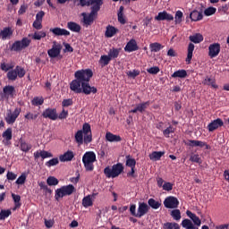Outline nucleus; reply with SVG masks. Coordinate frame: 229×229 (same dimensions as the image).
Returning <instances> with one entry per match:
<instances>
[{
  "instance_id": "obj_1",
  "label": "nucleus",
  "mask_w": 229,
  "mask_h": 229,
  "mask_svg": "<svg viewBox=\"0 0 229 229\" xmlns=\"http://www.w3.org/2000/svg\"><path fill=\"white\" fill-rule=\"evenodd\" d=\"M94 76V72L90 69L78 70L74 73L75 80L70 83V89L75 94H97L98 88L90 85V78Z\"/></svg>"
},
{
  "instance_id": "obj_2",
  "label": "nucleus",
  "mask_w": 229,
  "mask_h": 229,
  "mask_svg": "<svg viewBox=\"0 0 229 229\" xmlns=\"http://www.w3.org/2000/svg\"><path fill=\"white\" fill-rule=\"evenodd\" d=\"M72 1L73 3H76L78 0ZM78 6H81L82 8L85 6H91V12L89 15L85 13H82L84 24L90 26L98 17V13L101 10V6H103V0H79Z\"/></svg>"
},
{
  "instance_id": "obj_3",
  "label": "nucleus",
  "mask_w": 229,
  "mask_h": 229,
  "mask_svg": "<svg viewBox=\"0 0 229 229\" xmlns=\"http://www.w3.org/2000/svg\"><path fill=\"white\" fill-rule=\"evenodd\" d=\"M76 192V188L72 184H68L62 186L59 189L55 190V201H60L62 198H65V196H71Z\"/></svg>"
},
{
  "instance_id": "obj_4",
  "label": "nucleus",
  "mask_w": 229,
  "mask_h": 229,
  "mask_svg": "<svg viewBox=\"0 0 229 229\" xmlns=\"http://www.w3.org/2000/svg\"><path fill=\"white\" fill-rule=\"evenodd\" d=\"M124 171V166L123 164L117 163L114 165L112 168L110 166H106L104 169V174H106V178H117L121 173Z\"/></svg>"
},
{
  "instance_id": "obj_5",
  "label": "nucleus",
  "mask_w": 229,
  "mask_h": 229,
  "mask_svg": "<svg viewBox=\"0 0 229 229\" xmlns=\"http://www.w3.org/2000/svg\"><path fill=\"white\" fill-rule=\"evenodd\" d=\"M96 153L92 151L86 152L82 157V163L86 171H94V162H96Z\"/></svg>"
},
{
  "instance_id": "obj_6",
  "label": "nucleus",
  "mask_w": 229,
  "mask_h": 229,
  "mask_svg": "<svg viewBox=\"0 0 229 229\" xmlns=\"http://www.w3.org/2000/svg\"><path fill=\"white\" fill-rule=\"evenodd\" d=\"M26 76V70L17 65L15 69L7 72L6 78L9 81H15L17 78H24Z\"/></svg>"
},
{
  "instance_id": "obj_7",
  "label": "nucleus",
  "mask_w": 229,
  "mask_h": 229,
  "mask_svg": "<svg viewBox=\"0 0 229 229\" xmlns=\"http://www.w3.org/2000/svg\"><path fill=\"white\" fill-rule=\"evenodd\" d=\"M31 44V39L28 38H23L21 40L15 41L10 47L11 51L19 52L21 49H26Z\"/></svg>"
},
{
  "instance_id": "obj_8",
  "label": "nucleus",
  "mask_w": 229,
  "mask_h": 229,
  "mask_svg": "<svg viewBox=\"0 0 229 229\" xmlns=\"http://www.w3.org/2000/svg\"><path fill=\"white\" fill-rule=\"evenodd\" d=\"M81 131L84 134V144H90V142H92V129L90 128V123H85Z\"/></svg>"
},
{
  "instance_id": "obj_9",
  "label": "nucleus",
  "mask_w": 229,
  "mask_h": 229,
  "mask_svg": "<svg viewBox=\"0 0 229 229\" xmlns=\"http://www.w3.org/2000/svg\"><path fill=\"white\" fill-rule=\"evenodd\" d=\"M19 115H21V108L17 107L13 113L10 111L6 114L5 123H7V124H13V123L17 121V117H19Z\"/></svg>"
},
{
  "instance_id": "obj_10",
  "label": "nucleus",
  "mask_w": 229,
  "mask_h": 229,
  "mask_svg": "<svg viewBox=\"0 0 229 229\" xmlns=\"http://www.w3.org/2000/svg\"><path fill=\"white\" fill-rule=\"evenodd\" d=\"M42 117H44V119H50L51 121H56V119H58V113L56 111V108L48 107L45 109L42 113Z\"/></svg>"
},
{
  "instance_id": "obj_11",
  "label": "nucleus",
  "mask_w": 229,
  "mask_h": 229,
  "mask_svg": "<svg viewBox=\"0 0 229 229\" xmlns=\"http://www.w3.org/2000/svg\"><path fill=\"white\" fill-rule=\"evenodd\" d=\"M178 205H180V201L176 197L169 196L164 200L165 208H178Z\"/></svg>"
},
{
  "instance_id": "obj_12",
  "label": "nucleus",
  "mask_w": 229,
  "mask_h": 229,
  "mask_svg": "<svg viewBox=\"0 0 229 229\" xmlns=\"http://www.w3.org/2000/svg\"><path fill=\"white\" fill-rule=\"evenodd\" d=\"M221 53V44L219 43H213L208 47V56L210 58H216V56L219 55Z\"/></svg>"
},
{
  "instance_id": "obj_13",
  "label": "nucleus",
  "mask_w": 229,
  "mask_h": 229,
  "mask_svg": "<svg viewBox=\"0 0 229 229\" xmlns=\"http://www.w3.org/2000/svg\"><path fill=\"white\" fill-rule=\"evenodd\" d=\"M60 53H62V45H56V41H55L52 48L47 51V55L50 58H57L60 56Z\"/></svg>"
},
{
  "instance_id": "obj_14",
  "label": "nucleus",
  "mask_w": 229,
  "mask_h": 229,
  "mask_svg": "<svg viewBox=\"0 0 229 229\" xmlns=\"http://www.w3.org/2000/svg\"><path fill=\"white\" fill-rule=\"evenodd\" d=\"M50 33H53L55 37H69L71 32L65 29H62L60 27L51 28L49 30Z\"/></svg>"
},
{
  "instance_id": "obj_15",
  "label": "nucleus",
  "mask_w": 229,
  "mask_h": 229,
  "mask_svg": "<svg viewBox=\"0 0 229 229\" xmlns=\"http://www.w3.org/2000/svg\"><path fill=\"white\" fill-rule=\"evenodd\" d=\"M225 126V122L221 118L213 120L209 124H208V131H216L218 128Z\"/></svg>"
},
{
  "instance_id": "obj_16",
  "label": "nucleus",
  "mask_w": 229,
  "mask_h": 229,
  "mask_svg": "<svg viewBox=\"0 0 229 229\" xmlns=\"http://www.w3.org/2000/svg\"><path fill=\"white\" fill-rule=\"evenodd\" d=\"M148 212V205L145 202H140L138 207V218L140 219V217H143V216H146Z\"/></svg>"
},
{
  "instance_id": "obj_17",
  "label": "nucleus",
  "mask_w": 229,
  "mask_h": 229,
  "mask_svg": "<svg viewBox=\"0 0 229 229\" xmlns=\"http://www.w3.org/2000/svg\"><path fill=\"white\" fill-rule=\"evenodd\" d=\"M12 35H13V30L11 27H5L0 31L2 40H10Z\"/></svg>"
},
{
  "instance_id": "obj_18",
  "label": "nucleus",
  "mask_w": 229,
  "mask_h": 229,
  "mask_svg": "<svg viewBox=\"0 0 229 229\" xmlns=\"http://www.w3.org/2000/svg\"><path fill=\"white\" fill-rule=\"evenodd\" d=\"M155 21H174V16H173V14H169L165 11H163L158 13L155 17Z\"/></svg>"
},
{
  "instance_id": "obj_19",
  "label": "nucleus",
  "mask_w": 229,
  "mask_h": 229,
  "mask_svg": "<svg viewBox=\"0 0 229 229\" xmlns=\"http://www.w3.org/2000/svg\"><path fill=\"white\" fill-rule=\"evenodd\" d=\"M124 51L127 53H133V51H139V46L135 39H131L125 46Z\"/></svg>"
},
{
  "instance_id": "obj_20",
  "label": "nucleus",
  "mask_w": 229,
  "mask_h": 229,
  "mask_svg": "<svg viewBox=\"0 0 229 229\" xmlns=\"http://www.w3.org/2000/svg\"><path fill=\"white\" fill-rule=\"evenodd\" d=\"M40 157L43 160H45V158H53V154L46 150H38L34 152L35 160L40 158Z\"/></svg>"
},
{
  "instance_id": "obj_21",
  "label": "nucleus",
  "mask_w": 229,
  "mask_h": 229,
  "mask_svg": "<svg viewBox=\"0 0 229 229\" xmlns=\"http://www.w3.org/2000/svg\"><path fill=\"white\" fill-rule=\"evenodd\" d=\"M3 139H4L3 140L4 144L5 146H8V144H10V140H12L13 135V131L12 128H7L2 134Z\"/></svg>"
},
{
  "instance_id": "obj_22",
  "label": "nucleus",
  "mask_w": 229,
  "mask_h": 229,
  "mask_svg": "<svg viewBox=\"0 0 229 229\" xmlns=\"http://www.w3.org/2000/svg\"><path fill=\"white\" fill-rule=\"evenodd\" d=\"M74 158V152L68 150L64 154L59 156L60 162H71Z\"/></svg>"
},
{
  "instance_id": "obj_23",
  "label": "nucleus",
  "mask_w": 229,
  "mask_h": 229,
  "mask_svg": "<svg viewBox=\"0 0 229 229\" xmlns=\"http://www.w3.org/2000/svg\"><path fill=\"white\" fill-rule=\"evenodd\" d=\"M202 85H208V87H211L212 89H219V86L216 84V79L214 77L206 76L202 81Z\"/></svg>"
},
{
  "instance_id": "obj_24",
  "label": "nucleus",
  "mask_w": 229,
  "mask_h": 229,
  "mask_svg": "<svg viewBox=\"0 0 229 229\" xmlns=\"http://www.w3.org/2000/svg\"><path fill=\"white\" fill-rule=\"evenodd\" d=\"M186 215L193 221L194 226H201V219H199L196 214L192 213L191 210H187Z\"/></svg>"
},
{
  "instance_id": "obj_25",
  "label": "nucleus",
  "mask_w": 229,
  "mask_h": 229,
  "mask_svg": "<svg viewBox=\"0 0 229 229\" xmlns=\"http://www.w3.org/2000/svg\"><path fill=\"white\" fill-rule=\"evenodd\" d=\"M106 140L108 142H121V140H123V138H121V136L115 135L112 132H106Z\"/></svg>"
},
{
  "instance_id": "obj_26",
  "label": "nucleus",
  "mask_w": 229,
  "mask_h": 229,
  "mask_svg": "<svg viewBox=\"0 0 229 229\" xmlns=\"http://www.w3.org/2000/svg\"><path fill=\"white\" fill-rule=\"evenodd\" d=\"M203 35L201 33H195L189 37V40H191L193 44H201L203 42Z\"/></svg>"
},
{
  "instance_id": "obj_27",
  "label": "nucleus",
  "mask_w": 229,
  "mask_h": 229,
  "mask_svg": "<svg viewBox=\"0 0 229 229\" xmlns=\"http://www.w3.org/2000/svg\"><path fill=\"white\" fill-rule=\"evenodd\" d=\"M190 19L194 22H198V21H201L203 19V13L194 10L191 13Z\"/></svg>"
},
{
  "instance_id": "obj_28",
  "label": "nucleus",
  "mask_w": 229,
  "mask_h": 229,
  "mask_svg": "<svg viewBox=\"0 0 229 229\" xmlns=\"http://www.w3.org/2000/svg\"><path fill=\"white\" fill-rule=\"evenodd\" d=\"M117 31L119 30L115 29V27L108 25L106 30L105 37H106V38H112V37L117 33Z\"/></svg>"
},
{
  "instance_id": "obj_29",
  "label": "nucleus",
  "mask_w": 229,
  "mask_h": 229,
  "mask_svg": "<svg viewBox=\"0 0 229 229\" xmlns=\"http://www.w3.org/2000/svg\"><path fill=\"white\" fill-rule=\"evenodd\" d=\"M67 28H68V30H70L71 31H73L75 33H80V31H81V26H80V24H78L74 21H69L67 23Z\"/></svg>"
},
{
  "instance_id": "obj_30",
  "label": "nucleus",
  "mask_w": 229,
  "mask_h": 229,
  "mask_svg": "<svg viewBox=\"0 0 229 229\" xmlns=\"http://www.w3.org/2000/svg\"><path fill=\"white\" fill-rule=\"evenodd\" d=\"M165 155V152L164 151H153L151 154H149V158L153 160L154 162H157L162 158Z\"/></svg>"
},
{
  "instance_id": "obj_31",
  "label": "nucleus",
  "mask_w": 229,
  "mask_h": 229,
  "mask_svg": "<svg viewBox=\"0 0 229 229\" xmlns=\"http://www.w3.org/2000/svg\"><path fill=\"white\" fill-rule=\"evenodd\" d=\"M182 226L185 229H199L198 226L194 225L191 219H184L182 221Z\"/></svg>"
},
{
  "instance_id": "obj_32",
  "label": "nucleus",
  "mask_w": 229,
  "mask_h": 229,
  "mask_svg": "<svg viewBox=\"0 0 229 229\" xmlns=\"http://www.w3.org/2000/svg\"><path fill=\"white\" fill-rule=\"evenodd\" d=\"M4 94L8 98L11 96V98H13V94H15V87L13 86H5L3 89Z\"/></svg>"
},
{
  "instance_id": "obj_33",
  "label": "nucleus",
  "mask_w": 229,
  "mask_h": 229,
  "mask_svg": "<svg viewBox=\"0 0 229 229\" xmlns=\"http://www.w3.org/2000/svg\"><path fill=\"white\" fill-rule=\"evenodd\" d=\"M194 45L192 43H190L188 45V54H187V57H186V64H191V60H192V55L194 53Z\"/></svg>"
},
{
  "instance_id": "obj_34",
  "label": "nucleus",
  "mask_w": 229,
  "mask_h": 229,
  "mask_svg": "<svg viewBox=\"0 0 229 229\" xmlns=\"http://www.w3.org/2000/svg\"><path fill=\"white\" fill-rule=\"evenodd\" d=\"M119 53H121V48H110L108 55L111 60H115V58H118Z\"/></svg>"
},
{
  "instance_id": "obj_35",
  "label": "nucleus",
  "mask_w": 229,
  "mask_h": 229,
  "mask_svg": "<svg viewBox=\"0 0 229 229\" xmlns=\"http://www.w3.org/2000/svg\"><path fill=\"white\" fill-rule=\"evenodd\" d=\"M148 207L153 208L154 210H158L160 207H162V203L160 201H157L155 199H149L148 200Z\"/></svg>"
},
{
  "instance_id": "obj_36",
  "label": "nucleus",
  "mask_w": 229,
  "mask_h": 229,
  "mask_svg": "<svg viewBox=\"0 0 229 229\" xmlns=\"http://www.w3.org/2000/svg\"><path fill=\"white\" fill-rule=\"evenodd\" d=\"M75 142H77L79 146H81L85 142V138H83V131L79 130L75 133Z\"/></svg>"
},
{
  "instance_id": "obj_37",
  "label": "nucleus",
  "mask_w": 229,
  "mask_h": 229,
  "mask_svg": "<svg viewBox=\"0 0 229 229\" xmlns=\"http://www.w3.org/2000/svg\"><path fill=\"white\" fill-rule=\"evenodd\" d=\"M149 49L151 53H158V51H161V49H164V46L158 42L151 43L149 45Z\"/></svg>"
},
{
  "instance_id": "obj_38",
  "label": "nucleus",
  "mask_w": 229,
  "mask_h": 229,
  "mask_svg": "<svg viewBox=\"0 0 229 229\" xmlns=\"http://www.w3.org/2000/svg\"><path fill=\"white\" fill-rule=\"evenodd\" d=\"M110 62H112V59L109 57L108 55H101L100 59H99V64H100L101 67H106V65H108V64H110Z\"/></svg>"
},
{
  "instance_id": "obj_39",
  "label": "nucleus",
  "mask_w": 229,
  "mask_h": 229,
  "mask_svg": "<svg viewBox=\"0 0 229 229\" xmlns=\"http://www.w3.org/2000/svg\"><path fill=\"white\" fill-rule=\"evenodd\" d=\"M126 163L125 165L127 167H131V168H135V165H137V161L135 160V158H131V156H126Z\"/></svg>"
},
{
  "instance_id": "obj_40",
  "label": "nucleus",
  "mask_w": 229,
  "mask_h": 229,
  "mask_svg": "<svg viewBox=\"0 0 229 229\" xmlns=\"http://www.w3.org/2000/svg\"><path fill=\"white\" fill-rule=\"evenodd\" d=\"M13 67H15L13 64L1 63L0 64V69L1 71H4V72H9V71H13Z\"/></svg>"
},
{
  "instance_id": "obj_41",
  "label": "nucleus",
  "mask_w": 229,
  "mask_h": 229,
  "mask_svg": "<svg viewBox=\"0 0 229 229\" xmlns=\"http://www.w3.org/2000/svg\"><path fill=\"white\" fill-rule=\"evenodd\" d=\"M148 106H149V101L138 104L136 106V108H137L138 112H140V114H144V112H146V109L148 108Z\"/></svg>"
},
{
  "instance_id": "obj_42",
  "label": "nucleus",
  "mask_w": 229,
  "mask_h": 229,
  "mask_svg": "<svg viewBox=\"0 0 229 229\" xmlns=\"http://www.w3.org/2000/svg\"><path fill=\"white\" fill-rule=\"evenodd\" d=\"M20 149L24 153H28L30 149H31V145L28 144L26 141L21 140H20Z\"/></svg>"
},
{
  "instance_id": "obj_43",
  "label": "nucleus",
  "mask_w": 229,
  "mask_h": 229,
  "mask_svg": "<svg viewBox=\"0 0 229 229\" xmlns=\"http://www.w3.org/2000/svg\"><path fill=\"white\" fill-rule=\"evenodd\" d=\"M172 78H187V71L178 70L172 74Z\"/></svg>"
},
{
  "instance_id": "obj_44",
  "label": "nucleus",
  "mask_w": 229,
  "mask_h": 229,
  "mask_svg": "<svg viewBox=\"0 0 229 229\" xmlns=\"http://www.w3.org/2000/svg\"><path fill=\"white\" fill-rule=\"evenodd\" d=\"M82 205L85 208H88V207H92L93 202H92V199L90 198V195H88L83 198Z\"/></svg>"
},
{
  "instance_id": "obj_45",
  "label": "nucleus",
  "mask_w": 229,
  "mask_h": 229,
  "mask_svg": "<svg viewBox=\"0 0 229 229\" xmlns=\"http://www.w3.org/2000/svg\"><path fill=\"white\" fill-rule=\"evenodd\" d=\"M58 164H60V160L58 159V157H54V158H52V159L47 161V162L45 163V165H46L47 167H53V166H55V165H58Z\"/></svg>"
},
{
  "instance_id": "obj_46",
  "label": "nucleus",
  "mask_w": 229,
  "mask_h": 229,
  "mask_svg": "<svg viewBox=\"0 0 229 229\" xmlns=\"http://www.w3.org/2000/svg\"><path fill=\"white\" fill-rule=\"evenodd\" d=\"M164 229H180V225L177 223H171V222H166L163 225Z\"/></svg>"
},
{
  "instance_id": "obj_47",
  "label": "nucleus",
  "mask_w": 229,
  "mask_h": 229,
  "mask_svg": "<svg viewBox=\"0 0 229 229\" xmlns=\"http://www.w3.org/2000/svg\"><path fill=\"white\" fill-rule=\"evenodd\" d=\"M47 34L46 31H38L35 32L32 36L33 40H41V38H46Z\"/></svg>"
},
{
  "instance_id": "obj_48",
  "label": "nucleus",
  "mask_w": 229,
  "mask_h": 229,
  "mask_svg": "<svg viewBox=\"0 0 229 229\" xmlns=\"http://www.w3.org/2000/svg\"><path fill=\"white\" fill-rule=\"evenodd\" d=\"M31 105H33V106H40L41 105H44V98L35 97L31 100Z\"/></svg>"
},
{
  "instance_id": "obj_49",
  "label": "nucleus",
  "mask_w": 229,
  "mask_h": 229,
  "mask_svg": "<svg viewBox=\"0 0 229 229\" xmlns=\"http://www.w3.org/2000/svg\"><path fill=\"white\" fill-rule=\"evenodd\" d=\"M190 162H193L195 164H202L203 161L201 157L198 154H191L190 157Z\"/></svg>"
},
{
  "instance_id": "obj_50",
  "label": "nucleus",
  "mask_w": 229,
  "mask_h": 229,
  "mask_svg": "<svg viewBox=\"0 0 229 229\" xmlns=\"http://www.w3.org/2000/svg\"><path fill=\"white\" fill-rule=\"evenodd\" d=\"M175 24H181L182 21H183V13L182 11H177L175 13V17H174Z\"/></svg>"
},
{
  "instance_id": "obj_51",
  "label": "nucleus",
  "mask_w": 229,
  "mask_h": 229,
  "mask_svg": "<svg viewBox=\"0 0 229 229\" xmlns=\"http://www.w3.org/2000/svg\"><path fill=\"white\" fill-rule=\"evenodd\" d=\"M171 133H174V127H173V125H170L163 131V135L166 139H169V135H171Z\"/></svg>"
},
{
  "instance_id": "obj_52",
  "label": "nucleus",
  "mask_w": 229,
  "mask_h": 229,
  "mask_svg": "<svg viewBox=\"0 0 229 229\" xmlns=\"http://www.w3.org/2000/svg\"><path fill=\"white\" fill-rule=\"evenodd\" d=\"M12 198L14 201L15 208H21V197L20 195H16L14 193H12Z\"/></svg>"
},
{
  "instance_id": "obj_53",
  "label": "nucleus",
  "mask_w": 229,
  "mask_h": 229,
  "mask_svg": "<svg viewBox=\"0 0 229 229\" xmlns=\"http://www.w3.org/2000/svg\"><path fill=\"white\" fill-rule=\"evenodd\" d=\"M216 12H217L216 7H208L204 11V15H206V17H210V15H214Z\"/></svg>"
},
{
  "instance_id": "obj_54",
  "label": "nucleus",
  "mask_w": 229,
  "mask_h": 229,
  "mask_svg": "<svg viewBox=\"0 0 229 229\" xmlns=\"http://www.w3.org/2000/svg\"><path fill=\"white\" fill-rule=\"evenodd\" d=\"M171 216L175 221H180V219H182V213L180 212V209H174L171 212Z\"/></svg>"
},
{
  "instance_id": "obj_55",
  "label": "nucleus",
  "mask_w": 229,
  "mask_h": 229,
  "mask_svg": "<svg viewBox=\"0 0 229 229\" xmlns=\"http://www.w3.org/2000/svg\"><path fill=\"white\" fill-rule=\"evenodd\" d=\"M12 216V210L10 209H2L0 212V219H6V217H10Z\"/></svg>"
},
{
  "instance_id": "obj_56",
  "label": "nucleus",
  "mask_w": 229,
  "mask_h": 229,
  "mask_svg": "<svg viewBox=\"0 0 229 229\" xmlns=\"http://www.w3.org/2000/svg\"><path fill=\"white\" fill-rule=\"evenodd\" d=\"M47 185L53 186V185H58L59 181L55 176H49L47 180Z\"/></svg>"
},
{
  "instance_id": "obj_57",
  "label": "nucleus",
  "mask_w": 229,
  "mask_h": 229,
  "mask_svg": "<svg viewBox=\"0 0 229 229\" xmlns=\"http://www.w3.org/2000/svg\"><path fill=\"white\" fill-rule=\"evenodd\" d=\"M16 185H24L26 183V174H21V176H20L16 182Z\"/></svg>"
},
{
  "instance_id": "obj_58",
  "label": "nucleus",
  "mask_w": 229,
  "mask_h": 229,
  "mask_svg": "<svg viewBox=\"0 0 229 229\" xmlns=\"http://www.w3.org/2000/svg\"><path fill=\"white\" fill-rule=\"evenodd\" d=\"M38 117V114H33L31 112H29L25 114V119H28V121H35Z\"/></svg>"
},
{
  "instance_id": "obj_59",
  "label": "nucleus",
  "mask_w": 229,
  "mask_h": 229,
  "mask_svg": "<svg viewBox=\"0 0 229 229\" xmlns=\"http://www.w3.org/2000/svg\"><path fill=\"white\" fill-rule=\"evenodd\" d=\"M140 74V71L139 70L129 71L127 72V76H129V78H133V80H135V78Z\"/></svg>"
},
{
  "instance_id": "obj_60",
  "label": "nucleus",
  "mask_w": 229,
  "mask_h": 229,
  "mask_svg": "<svg viewBox=\"0 0 229 229\" xmlns=\"http://www.w3.org/2000/svg\"><path fill=\"white\" fill-rule=\"evenodd\" d=\"M147 72L149 74H158L160 72V68L158 66L150 67L149 69H147Z\"/></svg>"
},
{
  "instance_id": "obj_61",
  "label": "nucleus",
  "mask_w": 229,
  "mask_h": 229,
  "mask_svg": "<svg viewBox=\"0 0 229 229\" xmlns=\"http://www.w3.org/2000/svg\"><path fill=\"white\" fill-rule=\"evenodd\" d=\"M130 213L131 216H133V217H138L137 206L135 204L131 205Z\"/></svg>"
},
{
  "instance_id": "obj_62",
  "label": "nucleus",
  "mask_w": 229,
  "mask_h": 229,
  "mask_svg": "<svg viewBox=\"0 0 229 229\" xmlns=\"http://www.w3.org/2000/svg\"><path fill=\"white\" fill-rule=\"evenodd\" d=\"M6 178L7 180L13 182V180H17V174L8 171L6 174Z\"/></svg>"
},
{
  "instance_id": "obj_63",
  "label": "nucleus",
  "mask_w": 229,
  "mask_h": 229,
  "mask_svg": "<svg viewBox=\"0 0 229 229\" xmlns=\"http://www.w3.org/2000/svg\"><path fill=\"white\" fill-rule=\"evenodd\" d=\"M72 98H68V99H64L62 102V106L64 108L67 107V106H72Z\"/></svg>"
},
{
  "instance_id": "obj_64",
  "label": "nucleus",
  "mask_w": 229,
  "mask_h": 229,
  "mask_svg": "<svg viewBox=\"0 0 229 229\" xmlns=\"http://www.w3.org/2000/svg\"><path fill=\"white\" fill-rule=\"evenodd\" d=\"M163 191H173V183L171 182H165L162 186Z\"/></svg>"
}]
</instances>
